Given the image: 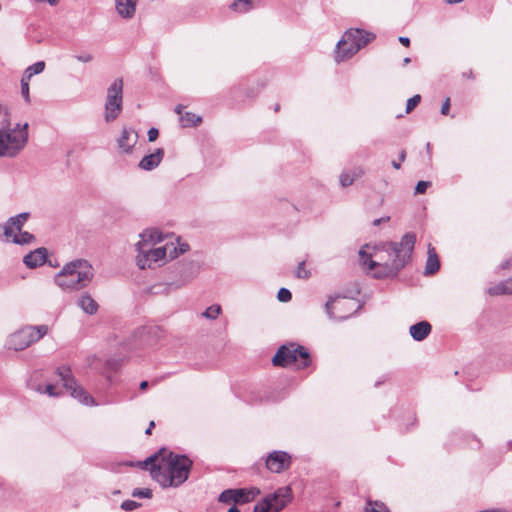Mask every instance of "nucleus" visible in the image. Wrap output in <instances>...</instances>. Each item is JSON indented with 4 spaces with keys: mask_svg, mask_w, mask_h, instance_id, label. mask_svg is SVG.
I'll use <instances>...</instances> for the list:
<instances>
[{
    "mask_svg": "<svg viewBox=\"0 0 512 512\" xmlns=\"http://www.w3.org/2000/svg\"><path fill=\"white\" fill-rule=\"evenodd\" d=\"M29 81H30V79H27L22 76V78H21V94L27 104H29L31 102Z\"/></svg>",
    "mask_w": 512,
    "mask_h": 512,
    "instance_id": "obj_33",
    "label": "nucleus"
},
{
    "mask_svg": "<svg viewBox=\"0 0 512 512\" xmlns=\"http://www.w3.org/2000/svg\"><path fill=\"white\" fill-rule=\"evenodd\" d=\"M148 385H149V384H148V382H147V381H142V382L140 383V386H139V387H140V389H141V390H146V389H147V387H148Z\"/></svg>",
    "mask_w": 512,
    "mask_h": 512,
    "instance_id": "obj_50",
    "label": "nucleus"
},
{
    "mask_svg": "<svg viewBox=\"0 0 512 512\" xmlns=\"http://www.w3.org/2000/svg\"><path fill=\"white\" fill-rule=\"evenodd\" d=\"M94 277L92 265L84 259L66 263L55 275V283L64 291H78L87 287Z\"/></svg>",
    "mask_w": 512,
    "mask_h": 512,
    "instance_id": "obj_4",
    "label": "nucleus"
},
{
    "mask_svg": "<svg viewBox=\"0 0 512 512\" xmlns=\"http://www.w3.org/2000/svg\"><path fill=\"white\" fill-rule=\"evenodd\" d=\"M117 13L124 19H131L136 12L137 0H114Z\"/></svg>",
    "mask_w": 512,
    "mask_h": 512,
    "instance_id": "obj_19",
    "label": "nucleus"
},
{
    "mask_svg": "<svg viewBox=\"0 0 512 512\" xmlns=\"http://www.w3.org/2000/svg\"><path fill=\"white\" fill-rule=\"evenodd\" d=\"M399 42L406 47H408L410 45V39L408 37H404V36L399 37Z\"/></svg>",
    "mask_w": 512,
    "mask_h": 512,
    "instance_id": "obj_47",
    "label": "nucleus"
},
{
    "mask_svg": "<svg viewBox=\"0 0 512 512\" xmlns=\"http://www.w3.org/2000/svg\"><path fill=\"white\" fill-rule=\"evenodd\" d=\"M175 248H176V253H177V256H178L179 254H183L186 251H188L189 245L188 244H181V245H179L178 248L177 247H175Z\"/></svg>",
    "mask_w": 512,
    "mask_h": 512,
    "instance_id": "obj_45",
    "label": "nucleus"
},
{
    "mask_svg": "<svg viewBox=\"0 0 512 512\" xmlns=\"http://www.w3.org/2000/svg\"><path fill=\"white\" fill-rule=\"evenodd\" d=\"M164 156V150L158 148L154 153L146 155L139 162V167L145 171H151L158 167Z\"/></svg>",
    "mask_w": 512,
    "mask_h": 512,
    "instance_id": "obj_18",
    "label": "nucleus"
},
{
    "mask_svg": "<svg viewBox=\"0 0 512 512\" xmlns=\"http://www.w3.org/2000/svg\"><path fill=\"white\" fill-rule=\"evenodd\" d=\"M123 81L116 79L107 90L105 103V120L107 122L115 120L122 110Z\"/></svg>",
    "mask_w": 512,
    "mask_h": 512,
    "instance_id": "obj_10",
    "label": "nucleus"
},
{
    "mask_svg": "<svg viewBox=\"0 0 512 512\" xmlns=\"http://www.w3.org/2000/svg\"><path fill=\"white\" fill-rule=\"evenodd\" d=\"M47 333V325L24 326L8 337L7 346L14 351H22L39 341Z\"/></svg>",
    "mask_w": 512,
    "mask_h": 512,
    "instance_id": "obj_8",
    "label": "nucleus"
},
{
    "mask_svg": "<svg viewBox=\"0 0 512 512\" xmlns=\"http://www.w3.org/2000/svg\"><path fill=\"white\" fill-rule=\"evenodd\" d=\"M230 8L238 12H247L252 8L251 0H234Z\"/></svg>",
    "mask_w": 512,
    "mask_h": 512,
    "instance_id": "obj_31",
    "label": "nucleus"
},
{
    "mask_svg": "<svg viewBox=\"0 0 512 512\" xmlns=\"http://www.w3.org/2000/svg\"><path fill=\"white\" fill-rule=\"evenodd\" d=\"M9 126H11V121L8 111L0 105V129H6Z\"/></svg>",
    "mask_w": 512,
    "mask_h": 512,
    "instance_id": "obj_34",
    "label": "nucleus"
},
{
    "mask_svg": "<svg viewBox=\"0 0 512 512\" xmlns=\"http://www.w3.org/2000/svg\"><path fill=\"white\" fill-rule=\"evenodd\" d=\"M78 306L88 315H94L98 311V303L88 293L82 294L78 301Z\"/></svg>",
    "mask_w": 512,
    "mask_h": 512,
    "instance_id": "obj_22",
    "label": "nucleus"
},
{
    "mask_svg": "<svg viewBox=\"0 0 512 512\" xmlns=\"http://www.w3.org/2000/svg\"><path fill=\"white\" fill-rule=\"evenodd\" d=\"M75 58L78 61L83 62V63H88L93 60V56L90 53H82V54L76 55Z\"/></svg>",
    "mask_w": 512,
    "mask_h": 512,
    "instance_id": "obj_41",
    "label": "nucleus"
},
{
    "mask_svg": "<svg viewBox=\"0 0 512 512\" xmlns=\"http://www.w3.org/2000/svg\"><path fill=\"white\" fill-rule=\"evenodd\" d=\"M361 175H363V170L361 168H357L352 171H344L340 175V184L342 187H348Z\"/></svg>",
    "mask_w": 512,
    "mask_h": 512,
    "instance_id": "obj_26",
    "label": "nucleus"
},
{
    "mask_svg": "<svg viewBox=\"0 0 512 512\" xmlns=\"http://www.w3.org/2000/svg\"><path fill=\"white\" fill-rule=\"evenodd\" d=\"M291 455L285 451H273L266 457V468L272 473H281L290 468Z\"/></svg>",
    "mask_w": 512,
    "mask_h": 512,
    "instance_id": "obj_14",
    "label": "nucleus"
},
{
    "mask_svg": "<svg viewBox=\"0 0 512 512\" xmlns=\"http://www.w3.org/2000/svg\"><path fill=\"white\" fill-rule=\"evenodd\" d=\"M218 501L225 504H236V489L224 490L218 497Z\"/></svg>",
    "mask_w": 512,
    "mask_h": 512,
    "instance_id": "obj_30",
    "label": "nucleus"
},
{
    "mask_svg": "<svg viewBox=\"0 0 512 512\" xmlns=\"http://www.w3.org/2000/svg\"><path fill=\"white\" fill-rule=\"evenodd\" d=\"M182 107H176V113L180 115V122L183 127L197 126L202 122V118L191 112L182 113Z\"/></svg>",
    "mask_w": 512,
    "mask_h": 512,
    "instance_id": "obj_24",
    "label": "nucleus"
},
{
    "mask_svg": "<svg viewBox=\"0 0 512 512\" xmlns=\"http://www.w3.org/2000/svg\"><path fill=\"white\" fill-rule=\"evenodd\" d=\"M292 498L290 486H283L265 496L260 502H267L271 506V511L280 512L292 501Z\"/></svg>",
    "mask_w": 512,
    "mask_h": 512,
    "instance_id": "obj_12",
    "label": "nucleus"
},
{
    "mask_svg": "<svg viewBox=\"0 0 512 512\" xmlns=\"http://www.w3.org/2000/svg\"><path fill=\"white\" fill-rule=\"evenodd\" d=\"M487 293L491 296L499 295H511L512 287L509 285V281H501L487 289Z\"/></svg>",
    "mask_w": 512,
    "mask_h": 512,
    "instance_id": "obj_25",
    "label": "nucleus"
},
{
    "mask_svg": "<svg viewBox=\"0 0 512 512\" xmlns=\"http://www.w3.org/2000/svg\"><path fill=\"white\" fill-rule=\"evenodd\" d=\"M138 139V134L135 130L130 128H124L122 130V133L120 137L118 138V146L121 148L124 152L129 153L131 152L132 148L136 144Z\"/></svg>",
    "mask_w": 512,
    "mask_h": 512,
    "instance_id": "obj_16",
    "label": "nucleus"
},
{
    "mask_svg": "<svg viewBox=\"0 0 512 512\" xmlns=\"http://www.w3.org/2000/svg\"><path fill=\"white\" fill-rule=\"evenodd\" d=\"M410 62H411V59H410L409 57H406V58H404V60H403V64H404V65H407V64H409Z\"/></svg>",
    "mask_w": 512,
    "mask_h": 512,
    "instance_id": "obj_56",
    "label": "nucleus"
},
{
    "mask_svg": "<svg viewBox=\"0 0 512 512\" xmlns=\"http://www.w3.org/2000/svg\"><path fill=\"white\" fill-rule=\"evenodd\" d=\"M154 426H155L154 421H151V422L149 423V426H148V428L146 429L145 433H146L147 435L151 434L152 428H153Z\"/></svg>",
    "mask_w": 512,
    "mask_h": 512,
    "instance_id": "obj_49",
    "label": "nucleus"
},
{
    "mask_svg": "<svg viewBox=\"0 0 512 512\" xmlns=\"http://www.w3.org/2000/svg\"><path fill=\"white\" fill-rule=\"evenodd\" d=\"M36 2L38 3H44V2H47L49 3L50 5H55L58 3L59 0H35Z\"/></svg>",
    "mask_w": 512,
    "mask_h": 512,
    "instance_id": "obj_48",
    "label": "nucleus"
},
{
    "mask_svg": "<svg viewBox=\"0 0 512 512\" xmlns=\"http://www.w3.org/2000/svg\"><path fill=\"white\" fill-rule=\"evenodd\" d=\"M47 258V250L45 248H37L24 256L23 262L29 268H36L45 263Z\"/></svg>",
    "mask_w": 512,
    "mask_h": 512,
    "instance_id": "obj_17",
    "label": "nucleus"
},
{
    "mask_svg": "<svg viewBox=\"0 0 512 512\" xmlns=\"http://www.w3.org/2000/svg\"><path fill=\"white\" fill-rule=\"evenodd\" d=\"M132 496L149 499L152 497V490L149 488H136L133 490Z\"/></svg>",
    "mask_w": 512,
    "mask_h": 512,
    "instance_id": "obj_35",
    "label": "nucleus"
},
{
    "mask_svg": "<svg viewBox=\"0 0 512 512\" xmlns=\"http://www.w3.org/2000/svg\"><path fill=\"white\" fill-rule=\"evenodd\" d=\"M365 512H390V510L383 502L368 499L365 506Z\"/></svg>",
    "mask_w": 512,
    "mask_h": 512,
    "instance_id": "obj_28",
    "label": "nucleus"
},
{
    "mask_svg": "<svg viewBox=\"0 0 512 512\" xmlns=\"http://www.w3.org/2000/svg\"><path fill=\"white\" fill-rule=\"evenodd\" d=\"M279 110V105H276L275 106V111H278Z\"/></svg>",
    "mask_w": 512,
    "mask_h": 512,
    "instance_id": "obj_58",
    "label": "nucleus"
},
{
    "mask_svg": "<svg viewBox=\"0 0 512 512\" xmlns=\"http://www.w3.org/2000/svg\"><path fill=\"white\" fill-rule=\"evenodd\" d=\"M373 38V34L358 28L347 30L337 43L336 61L340 62L351 58Z\"/></svg>",
    "mask_w": 512,
    "mask_h": 512,
    "instance_id": "obj_6",
    "label": "nucleus"
},
{
    "mask_svg": "<svg viewBox=\"0 0 512 512\" xmlns=\"http://www.w3.org/2000/svg\"><path fill=\"white\" fill-rule=\"evenodd\" d=\"M140 504L133 500H125L121 504V508L125 511H133L134 509L138 508Z\"/></svg>",
    "mask_w": 512,
    "mask_h": 512,
    "instance_id": "obj_39",
    "label": "nucleus"
},
{
    "mask_svg": "<svg viewBox=\"0 0 512 512\" xmlns=\"http://www.w3.org/2000/svg\"><path fill=\"white\" fill-rule=\"evenodd\" d=\"M192 464L187 456L162 449L143 461L142 467L149 469L152 478L167 488L183 484L189 477Z\"/></svg>",
    "mask_w": 512,
    "mask_h": 512,
    "instance_id": "obj_2",
    "label": "nucleus"
},
{
    "mask_svg": "<svg viewBox=\"0 0 512 512\" xmlns=\"http://www.w3.org/2000/svg\"><path fill=\"white\" fill-rule=\"evenodd\" d=\"M277 298L281 302H288L292 298L291 292L286 288H280L277 294Z\"/></svg>",
    "mask_w": 512,
    "mask_h": 512,
    "instance_id": "obj_38",
    "label": "nucleus"
},
{
    "mask_svg": "<svg viewBox=\"0 0 512 512\" xmlns=\"http://www.w3.org/2000/svg\"><path fill=\"white\" fill-rule=\"evenodd\" d=\"M448 4H456V3H460L462 2L463 0H445Z\"/></svg>",
    "mask_w": 512,
    "mask_h": 512,
    "instance_id": "obj_53",
    "label": "nucleus"
},
{
    "mask_svg": "<svg viewBox=\"0 0 512 512\" xmlns=\"http://www.w3.org/2000/svg\"><path fill=\"white\" fill-rule=\"evenodd\" d=\"M272 363L275 366L287 367L296 364L297 368H307L311 359L308 350L298 344L289 343L282 345L272 358Z\"/></svg>",
    "mask_w": 512,
    "mask_h": 512,
    "instance_id": "obj_7",
    "label": "nucleus"
},
{
    "mask_svg": "<svg viewBox=\"0 0 512 512\" xmlns=\"http://www.w3.org/2000/svg\"><path fill=\"white\" fill-rule=\"evenodd\" d=\"M28 141V124H17L14 128L0 129V157L13 158Z\"/></svg>",
    "mask_w": 512,
    "mask_h": 512,
    "instance_id": "obj_5",
    "label": "nucleus"
},
{
    "mask_svg": "<svg viewBox=\"0 0 512 512\" xmlns=\"http://www.w3.org/2000/svg\"><path fill=\"white\" fill-rule=\"evenodd\" d=\"M221 312V307L220 305H211L210 307H208L203 313H202V316L207 318V319H210V320H215L219 314Z\"/></svg>",
    "mask_w": 512,
    "mask_h": 512,
    "instance_id": "obj_32",
    "label": "nucleus"
},
{
    "mask_svg": "<svg viewBox=\"0 0 512 512\" xmlns=\"http://www.w3.org/2000/svg\"><path fill=\"white\" fill-rule=\"evenodd\" d=\"M44 392H45V393H47V394H48V395H50V396H56V395H58V393H56V392H55V386H54V385H52V384H48V385H46V387H45V391H44Z\"/></svg>",
    "mask_w": 512,
    "mask_h": 512,
    "instance_id": "obj_44",
    "label": "nucleus"
},
{
    "mask_svg": "<svg viewBox=\"0 0 512 512\" xmlns=\"http://www.w3.org/2000/svg\"><path fill=\"white\" fill-rule=\"evenodd\" d=\"M33 240H34V236L31 233H29L27 231H24V232L21 231V232H19V235H17V233H16L15 236H12L10 242L23 245V244H29Z\"/></svg>",
    "mask_w": 512,
    "mask_h": 512,
    "instance_id": "obj_29",
    "label": "nucleus"
},
{
    "mask_svg": "<svg viewBox=\"0 0 512 512\" xmlns=\"http://www.w3.org/2000/svg\"><path fill=\"white\" fill-rule=\"evenodd\" d=\"M416 243V235L408 232L399 242L388 241L375 247L373 254L364 248L359 251L361 266L373 271L376 278L395 277L411 261Z\"/></svg>",
    "mask_w": 512,
    "mask_h": 512,
    "instance_id": "obj_1",
    "label": "nucleus"
},
{
    "mask_svg": "<svg viewBox=\"0 0 512 512\" xmlns=\"http://www.w3.org/2000/svg\"><path fill=\"white\" fill-rule=\"evenodd\" d=\"M296 276L298 278H302V279H307L310 277V271L305 268L304 261L299 263L297 270H296Z\"/></svg>",
    "mask_w": 512,
    "mask_h": 512,
    "instance_id": "obj_37",
    "label": "nucleus"
},
{
    "mask_svg": "<svg viewBox=\"0 0 512 512\" xmlns=\"http://www.w3.org/2000/svg\"><path fill=\"white\" fill-rule=\"evenodd\" d=\"M147 135H148V140H149L150 142H153V141H155V140L158 138L159 131H158V129H156V128L152 127V128H150V129L148 130Z\"/></svg>",
    "mask_w": 512,
    "mask_h": 512,
    "instance_id": "obj_42",
    "label": "nucleus"
},
{
    "mask_svg": "<svg viewBox=\"0 0 512 512\" xmlns=\"http://www.w3.org/2000/svg\"><path fill=\"white\" fill-rule=\"evenodd\" d=\"M45 69V62L44 61H38L29 67L26 68L24 71L23 77L27 79H31L34 75L40 74Z\"/></svg>",
    "mask_w": 512,
    "mask_h": 512,
    "instance_id": "obj_27",
    "label": "nucleus"
},
{
    "mask_svg": "<svg viewBox=\"0 0 512 512\" xmlns=\"http://www.w3.org/2000/svg\"><path fill=\"white\" fill-rule=\"evenodd\" d=\"M439 268H440V261L437 256L436 250L431 244H429L428 245V257L426 260L424 274L425 275H433L439 270Z\"/></svg>",
    "mask_w": 512,
    "mask_h": 512,
    "instance_id": "obj_21",
    "label": "nucleus"
},
{
    "mask_svg": "<svg viewBox=\"0 0 512 512\" xmlns=\"http://www.w3.org/2000/svg\"><path fill=\"white\" fill-rule=\"evenodd\" d=\"M200 267L195 262H189L187 264H184L179 273H180V280L179 283L176 285L177 288H180L188 283H190L199 273Z\"/></svg>",
    "mask_w": 512,
    "mask_h": 512,
    "instance_id": "obj_15",
    "label": "nucleus"
},
{
    "mask_svg": "<svg viewBox=\"0 0 512 512\" xmlns=\"http://www.w3.org/2000/svg\"><path fill=\"white\" fill-rule=\"evenodd\" d=\"M260 494L256 487L236 489V504H246L253 501Z\"/></svg>",
    "mask_w": 512,
    "mask_h": 512,
    "instance_id": "obj_23",
    "label": "nucleus"
},
{
    "mask_svg": "<svg viewBox=\"0 0 512 512\" xmlns=\"http://www.w3.org/2000/svg\"><path fill=\"white\" fill-rule=\"evenodd\" d=\"M450 109V99L447 98L441 106V114L447 115Z\"/></svg>",
    "mask_w": 512,
    "mask_h": 512,
    "instance_id": "obj_43",
    "label": "nucleus"
},
{
    "mask_svg": "<svg viewBox=\"0 0 512 512\" xmlns=\"http://www.w3.org/2000/svg\"><path fill=\"white\" fill-rule=\"evenodd\" d=\"M430 186V182H427V181H419L415 187V192L417 194H422L424 193L427 188Z\"/></svg>",
    "mask_w": 512,
    "mask_h": 512,
    "instance_id": "obj_40",
    "label": "nucleus"
},
{
    "mask_svg": "<svg viewBox=\"0 0 512 512\" xmlns=\"http://www.w3.org/2000/svg\"><path fill=\"white\" fill-rule=\"evenodd\" d=\"M29 217L30 214L28 212H23L10 217L4 225H0V238L6 242H10L12 236H15L17 232L22 231V227Z\"/></svg>",
    "mask_w": 512,
    "mask_h": 512,
    "instance_id": "obj_13",
    "label": "nucleus"
},
{
    "mask_svg": "<svg viewBox=\"0 0 512 512\" xmlns=\"http://www.w3.org/2000/svg\"><path fill=\"white\" fill-rule=\"evenodd\" d=\"M421 101V96L416 94L407 100L406 113H410Z\"/></svg>",
    "mask_w": 512,
    "mask_h": 512,
    "instance_id": "obj_36",
    "label": "nucleus"
},
{
    "mask_svg": "<svg viewBox=\"0 0 512 512\" xmlns=\"http://www.w3.org/2000/svg\"><path fill=\"white\" fill-rule=\"evenodd\" d=\"M426 149H428V150L430 149V143H427Z\"/></svg>",
    "mask_w": 512,
    "mask_h": 512,
    "instance_id": "obj_57",
    "label": "nucleus"
},
{
    "mask_svg": "<svg viewBox=\"0 0 512 512\" xmlns=\"http://www.w3.org/2000/svg\"><path fill=\"white\" fill-rule=\"evenodd\" d=\"M480 512H502V511L499 509H487V510H482Z\"/></svg>",
    "mask_w": 512,
    "mask_h": 512,
    "instance_id": "obj_55",
    "label": "nucleus"
},
{
    "mask_svg": "<svg viewBox=\"0 0 512 512\" xmlns=\"http://www.w3.org/2000/svg\"><path fill=\"white\" fill-rule=\"evenodd\" d=\"M431 325L427 321L418 322L410 327V335L416 341L424 340L431 332Z\"/></svg>",
    "mask_w": 512,
    "mask_h": 512,
    "instance_id": "obj_20",
    "label": "nucleus"
},
{
    "mask_svg": "<svg viewBox=\"0 0 512 512\" xmlns=\"http://www.w3.org/2000/svg\"><path fill=\"white\" fill-rule=\"evenodd\" d=\"M392 166H393L395 169H399V168L401 167V162L392 161Z\"/></svg>",
    "mask_w": 512,
    "mask_h": 512,
    "instance_id": "obj_52",
    "label": "nucleus"
},
{
    "mask_svg": "<svg viewBox=\"0 0 512 512\" xmlns=\"http://www.w3.org/2000/svg\"><path fill=\"white\" fill-rule=\"evenodd\" d=\"M136 243V264L140 269L153 268L154 264L164 260L167 255L170 259L177 257L176 248L173 243L161 247L155 245L162 241V234L158 230H145Z\"/></svg>",
    "mask_w": 512,
    "mask_h": 512,
    "instance_id": "obj_3",
    "label": "nucleus"
},
{
    "mask_svg": "<svg viewBox=\"0 0 512 512\" xmlns=\"http://www.w3.org/2000/svg\"><path fill=\"white\" fill-rule=\"evenodd\" d=\"M228 512H240V510L234 505L231 508H229Z\"/></svg>",
    "mask_w": 512,
    "mask_h": 512,
    "instance_id": "obj_54",
    "label": "nucleus"
},
{
    "mask_svg": "<svg viewBox=\"0 0 512 512\" xmlns=\"http://www.w3.org/2000/svg\"><path fill=\"white\" fill-rule=\"evenodd\" d=\"M405 158H406V152H405V150H402L400 152V162H403L405 160Z\"/></svg>",
    "mask_w": 512,
    "mask_h": 512,
    "instance_id": "obj_51",
    "label": "nucleus"
},
{
    "mask_svg": "<svg viewBox=\"0 0 512 512\" xmlns=\"http://www.w3.org/2000/svg\"><path fill=\"white\" fill-rule=\"evenodd\" d=\"M355 302L348 298H335L329 299L325 304V309L328 317L334 320H345L352 314L350 311L354 310Z\"/></svg>",
    "mask_w": 512,
    "mask_h": 512,
    "instance_id": "obj_11",
    "label": "nucleus"
},
{
    "mask_svg": "<svg viewBox=\"0 0 512 512\" xmlns=\"http://www.w3.org/2000/svg\"><path fill=\"white\" fill-rule=\"evenodd\" d=\"M57 375L63 382V387L70 392V395L77 399L80 403L87 406L97 405L94 398L89 395L83 387L79 386L76 380L71 375V369L68 366H61L57 368Z\"/></svg>",
    "mask_w": 512,
    "mask_h": 512,
    "instance_id": "obj_9",
    "label": "nucleus"
},
{
    "mask_svg": "<svg viewBox=\"0 0 512 512\" xmlns=\"http://www.w3.org/2000/svg\"><path fill=\"white\" fill-rule=\"evenodd\" d=\"M389 220H390L389 216L381 217V218L375 219L373 221V225L374 226H378L379 224L384 223V222H388Z\"/></svg>",
    "mask_w": 512,
    "mask_h": 512,
    "instance_id": "obj_46",
    "label": "nucleus"
}]
</instances>
